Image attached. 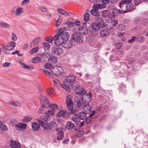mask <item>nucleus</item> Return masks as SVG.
Masks as SVG:
<instances>
[{"label": "nucleus", "instance_id": "dca6fc26", "mask_svg": "<svg viewBox=\"0 0 148 148\" xmlns=\"http://www.w3.org/2000/svg\"><path fill=\"white\" fill-rule=\"evenodd\" d=\"M45 55L47 58L49 57L48 61L50 63H56L58 62V58L56 56L49 54H45Z\"/></svg>", "mask_w": 148, "mask_h": 148}, {"label": "nucleus", "instance_id": "6ab92c4d", "mask_svg": "<svg viewBox=\"0 0 148 148\" xmlns=\"http://www.w3.org/2000/svg\"><path fill=\"white\" fill-rule=\"evenodd\" d=\"M50 129L51 130L56 131L58 132L59 130L58 125L56 123L53 121H51L50 123Z\"/></svg>", "mask_w": 148, "mask_h": 148}, {"label": "nucleus", "instance_id": "6e6d98bb", "mask_svg": "<svg viewBox=\"0 0 148 148\" xmlns=\"http://www.w3.org/2000/svg\"><path fill=\"white\" fill-rule=\"evenodd\" d=\"M100 5L99 4H94L92 7V9L98 10V9H100Z\"/></svg>", "mask_w": 148, "mask_h": 148}, {"label": "nucleus", "instance_id": "de8ad7c7", "mask_svg": "<svg viewBox=\"0 0 148 148\" xmlns=\"http://www.w3.org/2000/svg\"><path fill=\"white\" fill-rule=\"evenodd\" d=\"M43 47L45 51H47L49 47V45L47 42L43 43Z\"/></svg>", "mask_w": 148, "mask_h": 148}, {"label": "nucleus", "instance_id": "a19ab883", "mask_svg": "<svg viewBox=\"0 0 148 148\" xmlns=\"http://www.w3.org/2000/svg\"><path fill=\"white\" fill-rule=\"evenodd\" d=\"M39 49V47L36 46L33 48L32 50L30 51L29 53L31 54H32L34 53H36L38 51Z\"/></svg>", "mask_w": 148, "mask_h": 148}, {"label": "nucleus", "instance_id": "4468645a", "mask_svg": "<svg viewBox=\"0 0 148 148\" xmlns=\"http://www.w3.org/2000/svg\"><path fill=\"white\" fill-rule=\"evenodd\" d=\"M74 91L77 94L83 96L84 95H86V91L81 86L77 87L74 89Z\"/></svg>", "mask_w": 148, "mask_h": 148}, {"label": "nucleus", "instance_id": "b1692460", "mask_svg": "<svg viewBox=\"0 0 148 148\" xmlns=\"http://www.w3.org/2000/svg\"><path fill=\"white\" fill-rule=\"evenodd\" d=\"M40 37H38L34 39L30 43V46L32 47L36 45L40 41Z\"/></svg>", "mask_w": 148, "mask_h": 148}, {"label": "nucleus", "instance_id": "a18cd8bd", "mask_svg": "<svg viewBox=\"0 0 148 148\" xmlns=\"http://www.w3.org/2000/svg\"><path fill=\"white\" fill-rule=\"evenodd\" d=\"M72 119L73 121L77 123L79 122V118L76 115H75L73 116Z\"/></svg>", "mask_w": 148, "mask_h": 148}, {"label": "nucleus", "instance_id": "e2e57ef3", "mask_svg": "<svg viewBox=\"0 0 148 148\" xmlns=\"http://www.w3.org/2000/svg\"><path fill=\"white\" fill-rule=\"evenodd\" d=\"M122 45V44L121 42H119L116 43L115 46L117 49H120Z\"/></svg>", "mask_w": 148, "mask_h": 148}, {"label": "nucleus", "instance_id": "7c9ffc66", "mask_svg": "<svg viewBox=\"0 0 148 148\" xmlns=\"http://www.w3.org/2000/svg\"><path fill=\"white\" fill-rule=\"evenodd\" d=\"M64 134L62 131H60L57 134V140H61L64 137Z\"/></svg>", "mask_w": 148, "mask_h": 148}, {"label": "nucleus", "instance_id": "39448f33", "mask_svg": "<svg viewBox=\"0 0 148 148\" xmlns=\"http://www.w3.org/2000/svg\"><path fill=\"white\" fill-rule=\"evenodd\" d=\"M59 40H56V42H55V44L56 46L61 45L64 48H68L71 47L73 45L72 41L70 40L66 41H60Z\"/></svg>", "mask_w": 148, "mask_h": 148}, {"label": "nucleus", "instance_id": "ddd939ff", "mask_svg": "<svg viewBox=\"0 0 148 148\" xmlns=\"http://www.w3.org/2000/svg\"><path fill=\"white\" fill-rule=\"evenodd\" d=\"M51 51L53 53L58 56L61 55L64 53V50L62 48L58 47H52Z\"/></svg>", "mask_w": 148, "mask_h": 148}, {"label": "nucleus", "instance_id": "58836bf2", "mask_svg": "<svg viewBox=\"0 0 148 148\" xmlns=\"http://www.w3.org/2000/svg\"><path fill=\"white\" fill-rule=\"evenodd\" d=\"M61 87L65 89L67 91H70L71 89L70 88V86L68 85L65 84H61Z\"/></svg>", "mask_w": 148, "mask_h": 148}, {"label": "nucleus", "instance_id": "e433bc0d", "mask_svg": "<svg viewBox=\"0 0 148 148\" xmlns=\"http://www.w3.org/2000/svg\"><path fill=\"white\" fill-rule=\"evenodd\" d=\"M66 111L65 110H60L57 113V116L60 117L64 116L66 113Z\"/></svg>", "mask_w": 148, "mask_h": 148}, {"label": "nucleus", "instance_id": "bf43d9fd", "mask_svg": "<svg viewBox=\"0 0 148 148\" xmlns=\"http://www.w3.org/2000/svg\"><path fill=\"white\" fill-rule=\"evenodd\" d=\"M60 16H59V18L56 21V27H58L59 25H60V24L61 23V20L60 19Z\"/></svg>", "mask_w": 148, "mask_h": 148}, {"label": "nucleus", "instance_id": "9b49d317", "mask_svg": "<svg viewBox=\"0 0 148 148\" xmlns=\"http://www.w3.org/2000/svg\"><path fill=\"white\" fill-rule=\"evenodd\" d=\"M51 72L52 74L56 76L62 75L63 73V70L62 68L60 66H55L51 69Z\"/></svg>", "mask_w": 148, "mask_h": 148}, {"label": "nucleus", "instance_id": "3c124183", "mask_svg": "<svg viewBox=\"0 0 148 148\" xmlns=\"http://www.w3.org/2000/svg\"><path fill=\"white\" fill-rule=\"evenodd\" d=\"M137 41L142 43L145 40V38L142 36H138L137 39Z\"/></svg>", "mask_w": 148, "mask_h": 148}, {"label": "nucleus", "instance_id": "a211bd4d", "mask_svg": "<svg viewBox=\"0 0 148 148\" xmlns=\"http://www.w3.org/2000/svg\"><path fill=\"white\" fill-rule=\"evenodd\" d=\"M89 29L90 30L89 32L92 36H95L97 34V31L99 29H97V27L94 26L93 27L92 24L91 26L89 27Z\"/></svg>", "mask_w": 148, "mask_h": 148}, {"label": "nucleus", "instance_id": "c85d7f7f", "mask_svg": "<svg viewBox=\"0 0 148 148\" xmlns=\"http://www.w3.org/2000/svg\"><path fill=\"white\" fill-rule=\"evenodd\" d=\"M119 89L120 92L124 95H125L127 93V92L126 89V86L125 85L121 84L120 85Z\"/></svg>", "mask_w": 148, "mask_h": 148}, {"label": "nucleus", "instance_id": "f257e3e1", "mask_svg": "<svg viewBox=\"0 0 148 148\" xmlns=\"http://www.w3.org/2000/svg\"><path fill=\"white\" fill-rule=\"evenodd\" d=\"M50 119L49 117L45 116L40 119H37V121L44 130H48L50 129V123L48 122Z\"/></svg>", "mask_w": 148, "mask_h": 148}, {"label": "nucleus", "instance_id": "37998d69", "mask_svg": "<svg viewBox=\"0 0 148 148\" xmlns=\"http://www.w3.org/2000/svg\"><path fill=\"white\" fill-rule=\"evenodd\" d=\"M90 18L89 14L88 12L86 13L84 16V20L85 21H88Z\"/></svg>", "mask_w": 148, "mask_h": 148}, {"label": "nucleus", "instance_id": "4be33fe9", "mask_svg": "<svg viewBox=\"0 0 148 148\" xmlns=\"http://www.w3.org/2000/svg\"><path fill=\"white\" fill-rule=\"evenodd\" d=\"M10 146L12 148H21L20 144L18 142H16L13 141L12 140H10Z\"/></svg>", "mask_w": 148, "mask_h": 148}, {"label": "nucleus", "instance_id": "69168bd1", "mask_svg": "<svg viewBox=\"0 0 148 148\" xmlns=\"http://www.w3.org/2000/svg\"><path fill=\"white\" fill-rule=\"evenodd\" d=\"M53 82L54 85L56 87H57L58 86V83H59L58 80L57 79L53 80Z\"/></svg>", "mask_w": 148, "mask_h": 148}, {"label": "nucleus", "instance_id": "72a5a7b5", "mask_svg": "<svg viewBox=\"0 0 148 148\" xmlns=\"http://www.w3.org/2000/svg\"><path fill=\"white\" fill-rule=\"evenodd\" d=\"M110 12L108 10H105L102 12L103 16L105 17H110Z\"/></svg>", "mask_w": 148, "mask_h": 148}, {"label": "nucleus", "instance_id": "7ed1b4c3", "mask_svg": "<svg viewBox=\"0 0 148 148\" xmlns=\"http://www.w3.org/2000/svg\"><path fill=\"white\" fill-rule=\"evenodd\" d=\"M71 97L70 96H67L66 97V103L68 110L69 111L68 114H75L76 112V110L73 109V103L71 99Z\"/></svg>", "mask_w": 148, "mask_h": 148}, {"label": "nucleus", "instance_id": "4d7b16f0", "mask_svg": "<svg viewBox=\"0 0 148 148\" xmlns=\"http://www.w3.org/2000/svg\"><path fill=\"white\" fill-rule=\"evenodd\" d=\"M12 37L11 39L14 41H16L17 40V38L15 34L13 33H12Z\"/></svg>", "mask_w": 148, "mask_h": 148}, {"label": "nucleus", "instance_id": "aec40b11", "mask_svg": "<svg viewBox=\"0 0 148 148\" xmlns=\"http://www.w3.org/2000/svg\"><path fill=\"white\" fill-rule=\"evenodd\" d=\"M132 0H130L129 2L127 3L124 11H123V13H126L129 12L132 9L134 6V4L132 3Z\"/></svg>", "mask_w": 148, "mask_h": 148}, {"label": "nucleus", "instance_id": "bb28decb", "mask_svg": "<svg viewBox=\"0 0 148 148\" xmlns=\"http://www.w3.org/2000/svg\"><path fill=\"white\" fill-rule=\"evenodd\" d=\"M90 14L93 16H100V12L98 10L92 9L90 11Z\"/></svg>", "mask_w": 148, "mask_h": 148}, {"label": "nucleus", "instance_id": "2f4dec72", "mask_svg": "<svg viewBox=\"0 0 148 148\" xmlns=\"http://www.w3.org/2000/svg\"><path fill=\"white\" fill-rule=\"evenodd\" d=\"M109 34L108 30L106 29H103L100 31V35L102 37H105Z\"/></svg>", "mask_w": 148, "mask_h": 148}, {"label": "nucleus", "instance_id": "5701e85b", "mask_svg": "<svg viewBox=\"0 0 148 148\" xmlns=\"http://www.w3.org/2000/svg\"><path fill=\"white\" fill-rule=\"evenodd\" d=\"M118 23V21L116 20H111L109 22L108 24H107L108 29H110L112 28L113 27L116 25Z\"/></svg>", "mask_w": 148, "mask_h": 148}, {"label": "nucleus", "instance_id": "603ef678", "mask_svg": "<svg viewBox=\"0 0 148 148\" xmlns=\"http://www.w3.org/2000/svg\"><path fill=\"white\" fill-rule=\"evenodd\" d=\"M85 122L87 124L89 123L92 121V118L88 116V117H86L85 119Z\"/></svg>", "mask_w": 148, "mask_h": 148}, {"label": "nucleus", "instance_id": "0e129e2a", "mask_svg": "<svg viewBox=\"0 0 148 148\" xmlns=\"http://www.w3.org/2000/svg\"><path fill=\"white\" fill-rule=\"evenodd\" d=\"M11 64V63L10 62H6L3 64L2 66L4 67L8 66L10 65Z\"/></svg>", "mask_w": 148, "mask_h": 148}, {"label": "nucleus", "instance_id": "0eeeda50", "mask_svg": "<svg viewBox=\"0 0 148 148\" xmlns=\"http://www.w3.org/2000/svg\"><path fill=\"white\" fill-rule=\"evenodd\" d=\"M86 95H85V98L83 99V97H82L81 99H77V97H75L74 100L75 104L77 108H82L83 107V106L85 104V103H86L85 100H86L87 97Z\"/></svg>", "mask_w": 148, "mask_h": 148}, {"label": "nucleus", "instance_id": "a878e982", "mask_svg": "<svg viewBox=\"0 0 148 148\" xmlns=\"http://www.w3.org/2000/svg\"><path fill=\"white\" fill-rule=\"evenodd\" d=\"M87 114L84 111L79 112L77 116L78 118L82 120L86 119L87 116Z\"/></svg>", "mask_w": 148, "mask_h": 148}, {"label": "nucleus", "instance_id": "c03bdc74", "mask_svg": "<svg viewBox=\"0 0 148 148\" xmlns=\"http://www.w3.org/2000/svg\"><path fill=\"white\" fill-rule=\"evenodd\" d=\"M33 60L35 61H33V62H34L35 63L40 62L41 60V58L39 57H38L34 58H33Z\"/></svg>", "mask_w": 148, "mask_h": 148}, {"label": "nucleus", "instance_id": "09e8293b", "mask_svg": "<svg viewBox=\"0 0 148 148\" xmlns=\"http://www.w3.org/2000/svg\"><path fill=\"white\" fill-rule=\"evenodd\" d=\"M125 27L124 25L123 24H120L118 25V29L119 30L121 31L125 29Z\"/></svg>", "mask_w": 148, "mask_h": 148}, {"label": "nucleus", "instance_id": "5fc2aeb1", "mask_svg": "<svg viewBox=\"0 0 148 148\" xmlns=\"http://www.w3.org/2000/svg\"><path fill=\"white\" fill-rule=\"evenodd\" d=\"M38 8L43 12H47V9L44 7L41 6H38Z\"/></svg>", "mask_w": 148, "mask_h": 148}, {"label": "nucleus", "instance_id": "6e6552de", "mask_svg": "<svg viewBox=\"0 0 148 148\" xmlns=\"http://www.w3.org/2000/svg\"><path fill=\"white\" fill-rule=\"evenodd\" d=\"M93 27H96L99 29L104 27V22L103 19L101 18H96L95 22L92 23Z\"/></svg>", "mask_w": 148, "mask_h": 148}, {"label": "nucleus", "instance_id": "680f3d73", "mask_svg": "<svg viewBox=\"0 0 148 148\" xmlns=\"http://www.w3.org/2000/svg\"><path fill=\"white\" fill-rule=\"evenodd\" d=\"M57 11L59 13L63 15L65 10L62 9L58 8L57 9Z\"/></svg>", "mask_w": 148, "mask_h": 148}, {"label": "nucleus", "instance_id": "864d4df0", "mask_svg": "<svg viewBox=\"0 0 148 148\" xmlns=\"http://www.w3.org/2000/svg\"><path fill=\"white\" fill-rule=\"evenodd\" d=\"M53 37H47L45 38L46 40L49 43H51L53 40H55L53 39Z\"/></svg>", "mask_w": 148, "mask_h": 148}, {"label": "nucleus", "instance_id": "2eb2a0df", "mask_svg": "<svg viewBox=\"0 0 148 148\" xmlns=\"http://www.w3.org/2000/svg\"><path fill=\"white\" fill-rule=\"evenodd\" d=\"M86 23L83 24V25L79 28V32L80 34L82 35H86L88 34V30L87 28Z\"/></svg>", "mask_w": 148, "mask_h": 148}, {"label": "nucleus", "instance_id": "13d9d810", "mask_svg": "<svg viewBox=\"0 0 148 148\" xmlns=\"http://www.w3.org/2000/svg\"><path fill=\"white\" fill-rule=\"evenodd\" d=\"M29 0H24L22 1V2L21 3V5L22 6L24 5H26L29 3Z\"/></svg>", "mask_w": 148, "mask_h": 148}, {"label": "nucleus", "instance_id": "cd10ccee", "mask_svg": "<svg viewBox=\"0 0 148 148\" xmlns=\"http://www.w3.org/2000/svg\"><path fill=\"white\" fill-rule=\"evenodd\" d=\"M32 128L35 131H37L40 128V124L36 122L32 123Z\"/></svg>", "mask_w": 148, "mask_h": 148}, {"label": "nucleus", "instance_id": "f8f14e48", "mask_svg": "<svg viewBox=\"0 0 148 148\" xmlns=\"http://www.w3.org/2000/svg\"><path fill=\"white\" fill-rule=\"evenodd\" d=\"M40 98L42 106L46 108L50 106L49 105V100L46 96L43 95H40Z\"/></svg>", "mask_w": 148, "mask_h": 148}, {"label": "nucleus", "instance_id": "49530a36", "mask_svg": "<svg viewBox=\"0 0 148 148\" xmlns=\"http://www.w3.org/2000/svg\"><path fill=\"white\" fill-rule=\"evenodd\" d=\"M84 134L83 131L79 130L77 132L76 135L77 137H80L82 136Z\"/></svg>", "mask_w": 148, "mask_h": 148}, {"label": "nucleus", "instance_id": "052dcab7", "mask_svg": "<svg viewBox=\"0 0 148 148\" xmlns=\"http://www.w3.org/2000/svg\"><path fill=\"white\" fill-rule=\"evenodd\" d=\"M1 127L3 130L4 131H6L8 130V128L7 127L6 125L4 124L2 125Z\"/></svg>", "mask_w": 148, "mask_h": 148}, {"label": "nucleus", "instance_id": "412c9836", "mask_svg": "<svg viewBox=\"0 0 148 148\" xmlns=\"http://www.w3.org/2000/svg\"><path fill=\"white\" fill-rule=\"evenodd\" d=\"M15 126L16 129L20 131L25 129L27 127V125L25 123H20L15 125Z\"/></svg>", "mask_w": 148, "mask_h": 148}, {"label": "nucleus", "instance_id": "f3484780", "mask_svg": "<svg viewBox=\"0 0 148 148\" xmlns=\"http://www.w3.org/2000/svg\"><path fill=\"white\" fill-rule=\"evenodd\" d=\"M130 0H122L119 3V7L121 9L122 12L123 13V11H124L125 7L127 6V3L129 2Z\"/></svg>", "mask_w": 148, "mask_h": 148}, {"label": "nucleus", "instance_id": "c9c22d12", "mask_svg": "<svg viewBox=\"0 0 148 148\" xmlns=\"http://www.w3.org/2000/svg\"><path fill=\"white\" fill-rule=\"evenodd\" d=\"M16 44V43L14 41H12L8 43L7 45V47L8 48H9L10 47H12V48H13L14 49V47L15 46Z\"/></svg>", "mask_w": 148, "mask_h": 148}, {"label": "nucleus", "instance_id": "473e14b6", "mask_svg": "<svg viewBox=\"0 0 148 148\" xmlns=\"http://www.w3.org/2000/svg\"><path fill=\"white\" fill-rule=\"evenodd\" d=\"M23 10L21 7L18 8L15 11V15L16 16H20L23 12Z\"/></svg>", "mask_w": 148, "mask_h": 148}, {"label": "nucleus", "instance_id": "f03ea898", "mask_svg": "<svg viewBox=\"0 0 148 148\" xmlns=\"http://www.w3.org/2000/svg\"><path fill=\"white\" fill-rule=\"evenodd\" d=\"M87 97L86 101L85 104L83 107L82 111H84L87 114L90 113L92 111V108L89 105V103L91 101V98L92 94L91 93L87 94L86 95Z\"/></svg>", "mask_w": 148, "mask_h": 148}, {"label": "nucleus", "instance_id": "c756f323", "mask_svg": "<svg viewBox=\"0 0 148 148\" xmlns=\"http://www.w3.org/2000/svg\"><path fill=\"white\" fill-rule=\"evenodd\" d=\"M47 92L51 97H53L54 96L55 93L53 88H48L47 90Z\"/></svg>", "mask_w": 148, "mask_h": 148}, {"label": "nucleus", "instance_id": "1a4fd4ad", "mask_svg": "<svg viewBox=\"0 0 148 148\" xmlns=\"http://www.w3.org/2000/svg\"><path fill=\"white\" fill-rule=\"evenodd\" d=\"M79 33H74L71 38V40L77 43L82 42L84 40V38Z\"/></svg>", "mask_w": 148, "mask_h": 148}, {"label": "nucleus", "instance_id": "20e7f679", "mask_svg": "<svg viewBox=\"0 0 148 148\" xmlns=\"http://www.w3.org/2000/svg\"><path fill=\"white\" fill-rule=\"evenodd\" d=\"M69 34L66 32H65L62 34L59 35V34H57L55 35L53 37V39L55 40L54 43L56 42V40L60 41H66L69 39Z\"/></svg>", "mask_w": 148, "mask_h": 148}, {"label": "nucleus", "instance_id": "774afa93", "mask_svg": "<svg viewBox=\"0 0 148 148\" xmlns=\"http://www.w3.org/2000/svg\"><path fill=\"white\" fill-rule=\"evenodd\" d=\"M136 38V37L135 36H133L131 39L128 40V42L130 43H132L133 42Z\"/></svg>", "mask_w": 148, "mask_h": 148}, {"label": "nucleus", "instance_id": "79ce46f5", "mask_svg": "<svg viewBox=\"0 0 148 148\" xmlns=\"http://www.w3.org/2000/svg\"><path fill=\"white\" fill-rule=\"evenodd\" d=\"M52 65L49 63H47L46 64L45 66L44 67L47 69H49V70H51L52 71L51 69L53 68L54 67H52Z\"/></svg>", "mask_w": 148, "mask_h": 148}, {"label": "nucleus", "instance_id": "8fccbe9b", "mask_svg": "<svg viewBox=\"0 0 148 148\" xmlns=\"http://www.w3.org/2000/svg\"><path fill=\"white\" fill-rule=\"evenodd\" d=\"M14 50V48H11L10 49H6L4 50H3L4 52V53H5V54L7 55H8L10 53V51H12Z\"/></svg>", "mask_w": 148, "mask_h": 148}, {"label": "nucleus", "instance_id": "9d476101", "mask_svg": "<svg viewBox=\"0 0 148 148\" xmlns=\"http://www.w3.org/2000/svg\"><path fill=\"white\" fill-rule=\"evenodd\" d=\"M49 109L50 110L48 111L45 113V114L47 115V116H53L55 114V111L58 109V105L57 104L52 103L49 106Z\"/></svg>", "mask_w": 148, "mask_h": 148}, {"label": "nucleus", "instance_id": "338daca9", "mask_svg": "<svg viewBox=\"0 0 148 148\" xmlns=\"http://www.w3.org/2000/svg\"><path fill=\"white\" fill-rule=\"evenodd\" d=\"M65 28L64 27L60 29L58 32V34H59V35L62 34V33L64 32V31L65 30Z\"/></svg>", "mask_w": 148, "mask_h": 148}, {"label": "nucleus", "instance_id": "423d86ee", "mask_svg": "<svg viewBox=\"0 0 148 148\" xmlns=\"http://www.w3.org/2000/svg\"><path fill=\"white\" fill-rule=\"evenodd\" d=\"M76 78L74 75H70L66 77L65 80H64L63 83L72 87L73 84Z\"/></svg>", "mask_w": 148, "mask_h": 148}, {"label": "nucleus", "instance_id": "f704fd0d", "mask_svg": "<svg viewBox=\"0 0 148 148\" xmlns=\"http://www.w3.org/2000/svg\"><path fill=\"white\" fill-rule=\"evenodd\" d=\"M0 26L8 28L10 27V25L7 23L2 21L0 22Z\"/></svg>", "mask_w": 148, "mask_h": 148}, {"label": "nucleus", "instance_id": "ea45409f", "mask_svg": "<svg viewBox=\"0 0 148 148\" xmlns=\"http://www.w3.org/2000/svg\"><path fill=\"white\" fill-rule=\"evenodd\" d=\"M9 103L15 107H17L20 106V103L18 102H15L12 101H9Z\"/></svg>", "mask_w": 148, "mask_h": 148}, {"label": "nucleus", "instance_id": "393cba45", "mask_svg": "<svg viewBox=\"0 0 148 148\" xmlns=\"http://www.w3.org/2000/svg\"><path fill=\"white\" fill-rule=\"evenodd\" d=\"M75 127V124L71 121H69L66 124V128L69 130L73 129Z\"/></svg>", "mask_w": 148, "mask_h": 148}, {"label": "nucleus", "instance_id": "4c0bfd02", "mask_svg": "<svg viewBox=\"0 0 148 148\" xmlns=\"http://www.w3.org/2000/svg\"><path fill=\"white\" fill-rule=\"evenodd\" d=\"M32 119V117L25 116L23 119V121L24 122H27L31 121Z\"/></svg>", "mask_w": 148, "mask_h": 148}]
</instances>
